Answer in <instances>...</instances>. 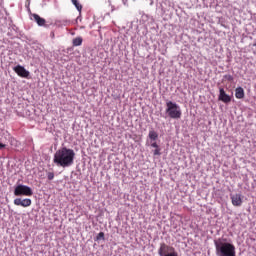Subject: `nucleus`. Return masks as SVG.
<instances>
[{
  "mask_svg": "<svg viewBox=\"0 0 256 256\" xmlns=\"http://www.w3.org/2000/svg\"><path fill=\"white\" fill-rule=\"evenodd\" d=\"M75 161V151L67 147L60 148L54 154L53 163L58 167H71Z\"/></svg>",
  "mask_w": 256,
  "mask_h": 256,
  "instance_id": "nucleus-1",
  "label": "nucleus"
},
{
  "mask_svg": "<svg viewBox=\"0 0 256 256\" xmlns=\"http://www.w3.org/2000/svg\"><path fill=\"white\" fill-rule=\"evenodd\" d=\"M216 255L218 256H236L235 245L229 242H214Z\"/></svg>",
  "mask_w": 256,
  "mask_h": 256,
  "instance_id": "nucleus-2",
  "label": "nucleus"
},
{
  "mask_svg": "<svg viewBox=\"0 0 256 256\" xmlns=\"http://www.w3.org/2000/svg\"><path fill=\"white\" fill-rule=\"evenodd\" d=\"M166 113L170 119H181V107L173 101L166 102Z\"/></svg>",
  "mask_w": 256,
  "mask_h": 256,
  "instance_id": "nucleus-3",
  "label": "nucleus"
},
{
  "mask_svg": "<svg viewBox=\"0 0 256 256\" xmlns=\"http://www.w3.org/2000/svg\"><path fill=\"white\" fill-rule=\"evenodd\" d=\"M14 195L16 197H21L23 195L24 197H31L33 195V189L27 185L20 184L15 187Z\"/></svg>",
  "mask_w": 256,
  "mask_h": 256,
  "instance_id": "nucleus-4",
  "label": "nucleus"
},
{
  "mask_svg": "<svg viewBox=\"0 0 256 256\" xmlns=\"http://www.w3.org/2000/svg\"><path fill=\"white\" fill-rule=\"evenodd\" d=\"M31 199L30 198H25V199H21V198H16L14 199V205H16L17 207H31Z\"/></svg>",
  "mask_w": 256,
  "mask_h": 256,
  "instance_id": "nucleus-5",
  "label": "nucleus"
},
{
  "mask_svg": "<svg viewBox=\"0 0 256 256\" xmlns=\"http://www.w3.org/2000/svg\"><path fill=\"white\" fill-rule=\"evenodd\" d=\"M14 71L19 77H23L24 79H27V77H29V71H27V69H25V67L21 65H17L16 67H14Z\"/></svg>",
  "mask_w": 256,
  "mask_h": 256,
  "instance_id": "nucleus-6",
  "label": "nucleus"
},
{
  "mask_svg": "<svg viewBox=\"0 0 256 256\" xmlns=\"http://www.w3.org/2000/svg\"><path fill=\"white\" fill-rule=\"evenodd\" d=\"M230 199L234 207H241V205H243V198L241 197V194H233L230 196Z\"/></svg>",
  "mask_w": 256,
  "mask_h": 256,
  "instance_id": "nucleus-7",
  "label": "nucleus"
},
{
  "mask_svg": "<svg viewBox=\"0 0 256 256\" xmlns=\"http://www.w3.org/2000/svg\"><path fill=\"white\" fill-rule=\"evenodd\" d=\"M220 94H219V101H222L223 103H231V96L227 95V93H225V89L220 88Z\"/></svg>",
  "mask_w": 256,
  "mask_h": 256,
  "instance_id": "nucleus-8",
  "label": "nucleus"
},
{
  "mask_svg": "<svg viewBox=\"0 0 256 256\" xmlns=\"http://www.w3.org/2000/svg\"><path fill=\"white\" fill-rule=\"evenodd\" d=\"M32 17L39 27H45V23H47V21L44 18L38 14H33Z\"/></svg>",
  "mask_w": 256,
  "mask_h": 256,
  "instance_id": "nucleus-9",
  "label": "nucleus"
},
{
  "mask_svg": "<svg viewBox=\"0 0 256 256\" xmlns=\"http://www.w3.org/2000/svg\"><path fill=\"white\" fill-rule=\"evenodd\" d=\"M235 97L236 99H243L245 97V90L241 87L236 88Z\"/></svg>",
  "mask_w": 256,
  "mask_h": 256,
  "instance_id": "nucleus-10",
  "label": "nucleus"
},
{
  "mask_svg": "<svg viewBox=\"0 0 256 256\" xmlns=\"http://www.w3.org/2000/svg\"><path fill=\"white\" fill-rule=\"evenodd\" d=\"M148 137L151 141H157V139H159V134L155 130H150Z\"/></svg>",
  "mask_w": 256,
  "mask_h": 256,
  "instance_id": "nucleus-11",
  "label": "nucleus"
},
{
  "mask_svg": "<svg viewBox=\"0 0 256 256\" xmlns=\"http://www.w3.org/2000/svg\"><path fill=\"white\" fill-rule=\"evenodd\" d=\"M73 47H80V45H83V38L81 37H76L72 41Z\"/></svg>",
  "mask_w": 256,
  "mask_h": 256,
  "instance_id": "nucleus-12",
  "label": "nucleus"
},
{
  "mask_svg": "<svg viewBox=\"0 0 256 256\" xmlns=\"http://www.w3.org/2000/svg\"><path fill=\"white\" fill-rule=\"evenodd\" d=\"M72 3L76 7V9L81 12V9H83V6L81 4H79V1L76 0Z\"/></svg>",
  "mask_w": 256,
  "mask_h": 256,
  "instance_id": "nucleus-13",
  "label": "nucleus"
},
{
  "mask_svg": "<svg viewBox=\"0 0 256 256\" xmlns=\"http://www.w3.org/2000/svg\"><path fill=\"white\" fill-rule=\"evenodd\" d=\"M47 177L49 181H53V179H55V173L53 172H48L47 173Z\"/></svg>",
  "mask_w": 256,
  "mask_h": 256,
  "instance_id": "nucleus-14",
  "label": "nucleus"
},
{
  "mask_svg": "<svg viewBox=\"0 0 256 256\" xmlns=\"http://www.w3.org/2000/svg\"><path fill=\"white\" fill-rule=\"evenodd\" d=\"M96 239H97V241H100V239H105V233L99 232Z\"/></svg>",
  "mask_w": 256,
  "mask_h": 256,
  "instance_id": "nucleus-15",
  "label": "nucleus"
},
{
  "mask_svg": "<svg viewBox=\"0 0 256 256\" xmlns=\"http://www.w3.org/2000/svg\"><path fill=\"white\" fill-rule=\"evenodd\" d=\"M224 79H226V81H233V76L231 75V74H226L225 76H224Z\"/></svg>",
  "mask_w": 256,
  "mask_h": 256,
  "instance_id": "nucleus-16",
  "label": "nucleus"
},
{
  "mask_svg": "<svg viewBox=\"0 0 256 256\" xmlns=\"http://www.w3.org/2000/svg\"><path fill=\"white\" fill-rule=\"evenodd\" d=\"M154 155H155V156L161 155V148H155V150H154Z\"/></svg>",
  "mask_w": 256,
  "mask_h": 256,
  "instance_id": "nucleus-17",
  "label": "nucleus"
},
{
  "mask_svg": "<svg viewBox=\"0 0 256 256\" xmlns=\"http://www.w3.org/2000/svg\"><path fill=\"white\" fill-rule=\"evenodd\" d=\"M151 147H153L154 149H158L159 148V144H157V142H153L151 144Z\"/></svg>",
  "mask_w": 256,
  "mask_h": 256,
  "instance_id": "nucleus-18",
  "label": "nucleus"
},
{
  "mask_svg": "<svg viewBox=\"0 0 256 256\" xmlns=\"http://www.w3.org/2000/svg\"><path fill=\"white\" fill-rule=\"evenodd\" d=\"M0 149H5V144L0 143Z\"/></svg>",
  "mask_w": 256,
  "mask_h": 256,
  "instance_id": "nucleus-19",
  "label": "nucleus"
},
{
  "mask_svg": "<svg viewBox=\"0 0 256 256\" xmlns=\"http://www.w3.org/2000/svg\"><path fill=\"white\" fill-rule=\"evenodd\" d=\"M72 1V3H74L75 1H77V0H71Z\"/></svg>",
  "mask_w": 256,
  "mask_h": 256,
  "instance_id": "nucleus-20",
  "label": "nucleus"
}]
</instances>
